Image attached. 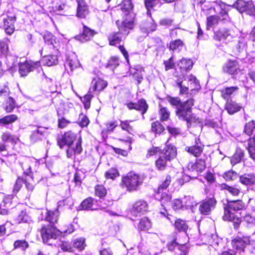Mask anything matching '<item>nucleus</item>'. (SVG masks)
<instances>
[{"label":"nucleus","instance_id":"cd10ccee","mask_svg":"<svg viewBox=\"0 0 255 255\" xmlns=\"http://www.w3.org/2000/svg\"><path fill=\"white\" fill-rule=\"evenodd\" d=\"M65 67H68L70 71L72 72L74 69L79 67L80 66V62L75 55L67 58L65 64Z\"/></svg>","mask_w":255,"mask_h":255},{"label":"nucleus","instance_id":"412c9836","mask_svg":"<svg viewBox=\"0 0 255 255\" xmlns=\"http://www.w3.org/2000/svg\"><path fill=\"white\" fill-rule=\"evenodd\" d=\"M160 155L170 161L175 158L176 155V148L171 145H166Z\"/></svg>","mask_w":255,"mask_h":255},{"label":"nucleus","instance_id":"c85d7f7f","mask_svg":"<svg viewBox=\"0 0 255 255\" xmlns=\"http://www.w3.org/2000/svg\"><path fill=\"white\" fill-rule=\"evenodd\" d=\"M160 200L161 202V206L163 207L164 211H161L160 213L166 216L167 214V208H169L168 203H170L171 199V196L167 194L166 193H162L160 196Z\"/></svg>","mask_w":255,"mask_h":255},{"label":"nucleus","instance_id":"9b49d317","mask_svg":"<svg viewBox=\"0 0 255 255\" xmlns=\"http://www.w3.org/2000/svg\"><path fill=\"white\" fill-rule=\"evenodd\" d=\"M127 106L129 110L134 109L141 112L143 119H144L143 115L146 113L148 108V105L143 99L139 100L137 103H128L127 104Z\"/></svg>","mask_w":255,"mask_h":255},{"label":"nucleus","instance_id":"6e6d98bb","mask_svg":"<svg viewBox=\"0 0 255 255\" xmlns=\"http://www.w3.org/2000/svg\"><path fill=\"white\" fill-rule=\"evenodd\" d=\"M119 65V59L115 56L111 57L108 60L107 67L114 70Z\"/></svg>","mask_w":255,"mask_h":255},{"label":"nucleus","instance_id":"423d86ee","mask_svg":"<svg viewBox=\"0 0 255 255\" xmlns=\"http://www.w3.org/2000/svg\"><path fill=\"white\" fill-rule=\"evenodd\" d=\"M236 8L240 12H245L250 15H255V7L252 1H245L238 0L232 6Z\"/></svg>","mask_w":255,"mask_h":255},{"label":"nucleus","instance_id":"39448f33","mask_svg":"<svg viewBox=\"0 0 255 255\" xmlns=\"http://www.w3.org/2000/svg\"><path fill=\"white\" fill-rule=\"evenodd\" d=\"M61 232L57 230L52 225H43L40 230V234L44 243L51 244L52 240L56 239Z\"/></svg>","mask_w":255,"mask_h":255},{"label":"nucleus","instance_id":"a19ab883","mask_svg":"<svg viewBox=\"0 0 255 255\" xmlns=\"http://www.w3.org/2000/svg\"><path fill=\"white\" fill-rule=\"evenodd\" d=\"M138 227L140 230L147 231L151 228V223L147 218L144 217L140 220Z\"/></svg>","mask_w":255,"mask_h":255},{"label":"nucleus","instance_id":"37998d69","mask_svg":"<svg viewBox=\"0 0 255 255\" xmlns=\"http://www.w3.org/2000/svg\"><path fill=\"white\" fill-rule=\"evenodd\" d=\"M222 189H224L233 196H238L240 193V190L239 188L235 186H229L227 184H224L221 186Z\"/></svg>","mask_w":255,"mask_h":255},{"label":"nucleus","instance_id":"0eeeda50","mask_svg":"<svg viewBox=\"0 0 255 255\" xmlns=\"http://www.w3.org/2000/svg\"><path fill=\"white\" fill-rule=\"evenodd\" d=\"M233 30L229 28H221L215 33L214 38L216 40L227 43L235 38Z\"/></svg>","mask_w":255,"mask_h":255},{"label":"nucleus","instance_id":"4468645a","mask_svg":"<svg viewBox=\"0 0 255 255\" xmlns=\"http://www.w3.org/2000/svg\"><path fill=\"white\" fill-rule=\"evenodd\" d=\"M96 34H97V32L95 30L84 25L82 33L76 36L75 38L82 42H85L90 40Z\"/></svg>","mask_w":255,"mask_h":255},{"label":"nucleus","instance_id":"8fccbe9b","mask_svg":"<svg viewBox=\"0 0 255 255\" xmlns=\"http://www.w3.org/2000/svg\"><path fill=\"white\" fill-rule=\"evenodd\" d=\"M159 107L160 110L159 111V115L160 116V120L162 121H166L169 118L170 112L167 108L162 107L160 105H159Z\"/></svg>","mask_w":255,"mask_h":255},{"label":"nucleus","instance_id":"f8f14e48","mask_svg":"<svg viewBox=\"0 0 255 255\" xmlns=\"http://www.w3.org/2000/svg\"><path fill=\"white\" fill-rule=\"evenodd\" d=\"M215 3L216 4L215 9H217L219 11L220 14L219 19L222 21H230V18L228 14L229 5L220 0L215 2Z\"/></svg>","mask_w":255,"mask_h":255},{"label":"nucleus","instance_id":"338daca9","mask_svg":"<svg viewBox=\"0 0 255 255\" xmlns=\"http://www.w3.org/2000/svg\"><path fill=\"white\" fill-rule=\"evenodd\" d=\"M223 177L226 180H234L237 178L238 174L234 171L230 170L225 173Z\"/></svg>","mask_w":255,"mask_h":255},{"label":"nucleus","instance_id":"2f4dec72","mask_svg":"<svg viewBox=\"0 0 255 255\" xmlns=\"http://www.w3.org/2000/svg\"><path fill=\"white\" fill-rule=\"evenodd\" d=\"M59 215V213L58 209L54 211H47L46 212L45 220L51 224H54L57 223Z\"/></svg>","mask_w":255,"mask_h":255},{"label":"nucleus","instance_id":"6e6552de","mask_svg":"<svg viewBox=\"0 0 255 255\" xmlns=\"http://www.w3.org/2000/svg\"><path fill=\"white\" fill-rule=\"evenodd\" d=\"M217 201L214 197L204 200L200 205L199 210L201 214L209 215L216 207Z\"/></svg>","mask_w":255,"mask_h":255},{"label":"nucleus","instance_id":"052dcab7","mask_svg":"<svg viewBox=\"0 0 255 255\" xmlns=\"http://www.w3.org/2000/svg\"><path fill=\"white\" fill-rule=\"evenodd\" d=\"M133 121H128L126 120L125 121H121V124L120 125V127L122 129L127 131L128 132L130 133V132L132 131V128L130 125V123L132 122Z\"/></svg>","mask_w":255,"mask_h":255},{"label":"nucleus","instance_id":"b1692460","mask_svg":"<svg viewBox=\"0 0 255 255\" xmlns=\"http://www.w3.org/2000/svg\"><path fill=\"white\" fill-rule=\"evenodd\" d=\"M98 208L94 203V200L89 197L85 199L79 207V210H97Z\"/></svg>","mask_w":255,"mask_h":255},{"label":"nucleus","instance_id":"603ef678","mask_svg":"<svg viewBox=\"0 0 255 255\" xmlns=\"http://www.w3.org/2000/svg\"><path fill=\"white\" fill-rule=\"evenodd\" d=\"M119 176V173L116 168H111L105 173V176L106 179H114Z\"/></svg>","mask_w":255,"mask_h":255},{"label":"nucleus","instance_id":"5701e85b","mask_svg":"<svg viewBox=\"0 0 255 255\" xmlns=\"http://www.w3.org/2000/svg\"><path fill=\"white\" fill-rule=\"evenodd\" d=\"M174 76L176 78L175 81L177 86L180 88V95H184L188 93V87L182 85L184 80H186L185 76L183 74H179L177 73Z\"/></svg>","mask_w":255,"mask_h":255},{"label":"nucleus","instance_id":"e433bc0d","mask_svg":"<svg viewBox=\"0 0 255 255\" xmlns=\"http://www.w3.org/2000/svg\"><path fill=\"white\" fill-rule=\"evenodd\" d=\"M238 89V87H231L225 88L221 91L222 97L224 99L226 100L227 101L230 100L229 99L232 94Z\"/></svg>","mask_w":255,"mask_h":255},{"label":"nucleus","instance_id":"7ed1b4c3","mask_svg":"<svg viewBox=\"0 0 255 255\" xmlns=\"http://www.w3.org/2000/svg\"><path fill=\"white\" fill-rule=\"evenodd\" d=\"M143 182V178L139 174L130 172L123 177L121 186L126 188L128 192H131L137 191Z\"/></svg>","mask_w":255,"mask_h":255},{"label":"nucleus","instance_id":"c9c22d12","mask_svg":"<svg viewBox=\"0 0 255 255\" xmlns=\"http://www.w3.org/2000/svg\"><path fill=\"white\" fill-rule=\"evenodd\" d=\"M15 223H30L32 221L31 218L24 211H21L15 219Z\"/></svg>","mask_w":255,"mask_h":255},{"label":"nucleus","instance_id":"ea45409f","mask_svg":"<svg viewBox=\"0 0 255 255\" xmlns=\"http://www.w3.org/2000/svg\"><path fill=\"white\" fill-rule=\"evenodd\" d=\"M162 4L161 0H145V5L147 9V14H150L149 12L150 8L159 7Z\"/></svg>","mask_w":255,"mask_h":255},{"label":"nucleus","instance_id":"c03bdc74","mask_svg":"<svg viewBox=\"0 0 255 255\" xmlns=\"http://www.w3.org/2000/svg\"><path fill=\"white\" fill-rule=\"evenodd\" d=\"M25 187L29 195L32 193L34 189V182L33 181V176L26 177L24 181Z\"/></svg>","mask_w":255,"mask_h":255},{"label":"nucleus","instance_id":"a878e982","mask_svg":"<svg viewBox=\"0 0 255 255\" xmlns=\"http://www.w3.org/2000/svg\"><path fill=\"white\" fill-rule=\"evenodd\" d=\"M242 108V107L236 102L232 100L227 101L225 105V109L230 115H233L239 112Z\"/></svg>","mask_w":255,"mask_h":255},{"label":"nucleus","instance_id":"e2e57ef3","mask_svg":"<svg viewBox=\"0 0 255 255\" xmlns=\"http://www.w3.org/2000/svg\"><path fill=\"white\" fill-rule=\"evenodd\" d=\"M255 128V123L252 121L246 124L245 126L244 131L247 134L250 135L252 133Z\"/></svg>","mask_w":255,"mask_h":255},{"label":"nucleus","instance_id":"79ce46f5","mask_svg":"<svg viewBox=\"0 0 255 255\" xmlns=\"http://www.w3.org/2000/svg\"><path fill=\"white\" fill-rule=\"evenodd\" d=\"M168 161H169L168 160H166V159L163 157V156L160 155L159 158L155 162L156 168L159 170H164L166 167Z\"/></svg>","mask_w":255,"mask_h":255},{"label":"nucleus","instance_id":"bb28decb","mask_svg":"<svg viewBox=\"0 0 255 255\" xmlns=\"http://www.w3.org/2000/svg\"><path fill=\"white\" fill-rule=\"evenodd\" d=\"M188 168L192 170L202 172L206 168L205 160L204 159H198L195 163H190L188 165Z\"/></svg>","mask_w":255,"mask_h":255},{"label":"nucleus","instance_id":"9d476101","mask_svg":"<svg viewBox=\"0 0 255 255\" xmlns=\"http://www.w3.org/2000/svg\"><path fill=\"white\" fill-rule=\"evenodd\" d=\"M245 207V204L240 200L228 201L227 205H224V214L226 210L228 211L230 214H234L232 211H238L242 210Z\"/></svg>","mask_w":255,"mask_h":255},{"label":"nucleus","instance_id":"6ab92c4d","mask_svg":"<svg viewBox=\"0 0 255 255\" xmlns=\"http://www.w3.org/2000/svg\"><path fill=\"white\" fill-rule=\"evenodd\" d=\"M75 137L76 136L73 133L70 131L67 132L63 135L61 139L58 140V144L61 148H63L65 145L70 146L75 139Z\"/></svg>","mask_w":255,"mask_h":255},{"label":"nucleus","instance_id":"f03ea898","mask_svg":"<svg viewBox=\"0 0 255 255\" xmlns=\"http://www.w3.org/2000/svg\"><path fill=\"white\" fill-rule=\"evenodd\" d=\"M194 103V100L190 98L184 102L180 106L176 108L175 114L179 120L186 121L188 123L196 121L197 119L192 112V107Z\"/></svg>","mask_w":255,"mask_h":255},{"label":"nucleus","instance_id":"20e7f679","mask_svg":"<svg viewBox=\"0 0 255 255\" xmlns=\"http://www.w3.org/2000/svg\"><path fill=\"white\" fill-rule=\"evenodd\" d=\"M232 245L240 254L243 253L255 254V249L253 247L250 238L248 236H241L239 232L237 237L232 240Z\"/></svg>","mask_w":255,"mask_h":255},{"label":"nucleus","instance_id":"4c0bfd02","mask_svg":"<svg viewBox=\"0 0 255 255\" xmlns=\"http://www.w3.org/2000/svg\"><path fill=\"white\" fill-rule=\"evenodd\" d=\"M45 42L48 45H51L54 48L57 47L56 37L50 32H46L43 36Z\"/></svg>","mask_w":255,"mask_h":255},{"label":"nucleus","instance_id":"864d4df0","mask_svg":"<svg viewBox=\"0 0 255 255\" xmlns=\"http://www.w3.org/2000/svg\"><path fill=\"white\" fill-rule=\"evenodd\" d=\"M86 246L85 240L83 238H79L75 240L73 243V247L79 250L84 249Z\"/></svg>","mask_w":255,"mask_h":255},{"label":"nucleus","instance_id":"2eb2a0df","mask_svg":"<svg viewBox=\"0 0 255 255\" xmlns=\"http://www.w3.org/2000/svg\"><path fill=\"white\" fill-rule=\"evenodd\" d=\"M224 72L234 75L240 72V67L237 60H229L223 66Z\"/></svg>","mask_w":255,"mask_h":255},{"label":"nucleus","instance_id":"58836bf2","mask_svg":"<svg viewBox=\"0 0 255 255\" xmlns=\"http://www.w3.org/2000/svg\"><path fill=\"white\" fill-rule=\"evenodd\" d=\"M171 182V177L170 176H167L164 182L159 186L158 188L157 192L156 194V198H157L158 196H161L162 193H165L163 192V190L166 189L169 186Z\"/></svg>","mask_w":255,"mask_h":255},{"label":"nucleus","instance_id":"ddd939ff","mask_svg":"<svg viewBox=\"0 0 255 255\" xmlns=\"http://www.w3.org/2000/svg\"><path fill=\"white\" fill-rule=\"evenodd\" d=\"M204 145L201 143L200 138H197L195 140V144L191 146H187L185 150L190 154L195 157L201 155L204 149Z\"/></svg>","mask_w":255,"mask_h":255},{"label":"nucleus","instance_id":"3c124183","mask_svg":"<svg viewBox=\"0 0 255 255\" xmlns=\"http://www.w3.org/2000/svg\"><path fill=\"white\" fill-rule=\"evenodd\" d=\"M151 130L155 133L160 134L164 130V128L158 121H156L152 123Z\"/></svg>","mask_w":255,"mask_h":255},{"label":"nucleus","instance_id":"bf43d9fd","mask_svg":"<svg viewBox=\"0 0 255 255\" xmlns=\"http://www.w3.org/2000/svg\"><path fill=\"white\" fill-rule=\"evenodd\" d=\"M185 206L187 208H191L197 205V203L194 200L193 197L191 196H185L183 202Z\"/></svg>","mask_w":255,"mask_h":255},{"label":"nucleus","instance_id":"dca6fc26","mask_svg":"<svg viewBox=\"0 0 255 255\" xmlns=\"http://www.w3.org/2000/svg\"><path fill=\"white\" fill-rule=\"evenodd\" d=\"M147 210V204L144 200L137 201L133 205L131 213L135 217L140 216Z\"/></svg>","mask_w":255,"mask_h":255},{"label":"nucleus","instance_id":"c756f323","mask_svg":"<svg viewBox=\"0 0 255 255\" xmlns=\"http://www.w3.org/2000/svg\"><path fill=\"white\" fill-rule=\"evenodd\" d=\"M88 13L87 5L84 1H78V7L77 10V15L80 18H84Z\"/></svg>","mask_w":255,"mask_h":255},{"label":"nucleus","instance_id":"de8ad7c7","mask_svg":"<svg viewBox=\"0 0 255 255\" xmlns=\"http://www.w3.org/2000/svg\"><path fill=\"white\" fill-rule=\"evenodd\" d=\"M17 119V117L15 115H10L4 117L0 119V125H8L15 122Z\"/></svg>","mask_w":255,"mask_h":255},{"label":"nucleus","instance_id":"4d7b16f0","mask_svg":"<svg viewBox=\"0 0 255 255\" xmlns=\"http://www.w3.org/2000/svg\"><path fill=\"white\" fill-rule=\"evenodd\" d=\"M95 195L100 198L104 197L107 194V191L103 185H97L95 188Z\"/></svg>","mask_w":255,"mask_h":255},{"label":"nucleus","instance_id":"13d9d810","mask_svg":"<svg viewBox=\"0 0 255 255\" xmlns=\"http://www.w3.org/2000/svg\"><path fill=\"white\" fill-rule=\"evenodd\" d=\"M219 17L217 15H211L207 18V26L213 27L217 25L219 22Z\"/></svg>","mask_w":255,"mask_h":255},{"label":"nucleus","instance_id":"aec40b11","mask_svg":"<svg viewBox=\"0 0 255 255\" xmlns=\"http://www.w3.org/2000/svg\"><path fill=\"white\" fill-rule=\"evenodd\" d=\"M177 66L179 67L180 71L179 72L177 71L174 74L178 73L179 74H183L185 76V72L192 68L193 62L190 59L183 58L179 61Z\"/></svg>","mask_w":255,"mask_h":255},{"label":"nucleus","instance_id":"774afa93","mask_svg":"<svg viewBox=\"0 0 255 255\" xmlns=\"http://www.w3.org/2000/svg\"><path fill=\"white\" fill-rule=\"evenodd\" d=\"M7 104L8 105H7L5 107V111L7 113H10L13 109L15 108V101L14 100L11 98V97H8L7 99Z\"/></svg>","mask_w":255,"mask_h":255},{"label":"nucleus","instance_id":"7c9ffc66","mask_svg":"<svg viewBox=\"0 0 255 255\" xmlns=\"http://www.w3.org/2000/svg\"><path fill=\"white\" fill-rule=\"evenodd\" d=\"M91 85L93 91H101L107 86V83L105 81L97 78L92 81Z\"/></svg>","mask_w":255,"mask_h":255},{"label":"nucleus","instance_id":"0e129e2a","mask_svg":"<svg viewBox=\"0 0 255 255\" xmlns=\"http://www.w3.org/2000/svg\"><path fill=\"white\" fill-rule=\"evenodd\" d=\"M183 44V42L180 39L172 41L170 43L169 49L170 50L174 51L182 47Z\"/></svg>","mask_w":255,"mask_h":255},{"label":"nucleus","instance_id":"5fc2aeb1","mask_svg":"<svg viewBox=\"0 0 255 255\" xmlns=\"http://www.w3.org/2000/svg\"><path fill=\"white\" fill-rule=\"evenodd\" d=\"M168 206L169 207L171 206L174 210L181 209L184 207L183 201L178 199H174L172 202H171L170 200V203H168Z\"/></svg>","mask_w":255,"mask_h":255},{"label":"nucleus","instance_id":"473e14b6","mask_svg":"<svg viewBox=\"0 0 255 255\" xmlns=\"http://www.w3.org/2000/svg\"><path fill=\"white\" fill-rule=\"evenodd\" d=\"M119 30L120 29H119ZM121 34L124 35H127L128 33L127 34H125L120 30H119V32L112 33L109 36L110 44L112 45H115L116 44L119 43L122 40Z\"/></svg>","mask_w":255,"mask_h":255},{"label":"nucleus","instance_id":"4be33fe9","mask_svg":"<svg viewBox=\"0 0 255 255\" xmlns=\"http://www.w3.org/2000/svg\"><path fill=\"white\" fill-rule=\"evenodd\" d=\"M13 198L12 195H7L3 198L2 202L0 204V214H7L8 209L12 208L11 204Z\"/></svg>","mask_w":255,"mask_h":255},{"label":"nucleus","instance_id":"49530a36","mask_svg":"<svg viewBox=\"0 0 255 255\" xmlns=\"http://www.w3.org/2000/svg\"><path fill=\"white\" fill-rule=\"evenodd\" d=\"M174 226L178 231L183 232H186L188 228L186 222L180 219L176 220L174 224Z\"/></svg>","mask_w":255,"mask_h":255},{"label":"nucleus","instance_id":"72a5a7b5","mask_svg":"<svg viewBox=\"0 0 255 255\" xmlns=\"http://www.w3.org/2000/svg\"><path fill=\"white\" fill-rule=\"evenodd\" d=\"M240 182L246 185L255 184V176L253 174H244L240 177Z\"/></svg>","mask_w":255,"mask_h":255},{"label":"nucleus","instance_id":"69168bd1","mask_svg":"<svg viewBox=\"0 0 255 255\" xmlns=\"http://www.w3.org/2000/svg\"><path fill=\"white\" fill-rule=\"evenodd\" d=\"M89 120L86 116L83 114H81L79 115L78 118V123L81 127H87L89 125Z\"/></svg>","mask_w":255,"mask_h":255},{"label":"nucleus","instance_id":"680f3d73","mask_svg":"<svg viewBox=\"0 0 255 255\" xmlns=\"http://www.w3.org/2000/svg\"><path fill=\"white\" fill-rule=\"evenodd\" d=\"M167 100L171 105L175 106L176 108L180 106L183 103L181 101L180 99L178 97H168L167 98Z\"/></svg>","mask_w":255,"mask_h":255},{"label":"nucleus","instance_id":"09e8293b","mask_svg":"<svg viewBox=\"0 0 255 255\" xmlns=\"http://www.w3.org/2000/svg\"><path fill=\"white\" fill-rule=\"evenodd\" d=\"M28 243L24 240H17L13 244L14 249H19L23 251L28 248Z\"/></svg>","mask_w":255,"mask_h":255},{"label":"nucleus","instance_id":"a211bd4d","mask_svg":"<svg viewBox=\"0 0 255 255\" xmlns=\"http://www.w3.org/2000/svg\"><path fill=\"white\" fill-rule=\"evenodd\" d=\"M47 128L36 127V129H34L30 136V140L32 143H34L38 141L42 140L44 136L45 129Z\"/></svg>","mask_w":255,"mask_h":255},{"label":"nucleus","instance_id":"1a4fd4ad","mask_svg":"<svg viewBox=\"0 0 255 255\" xmlns=\"http://www.w3.org/2000/svg\"><path fill=\"white\" fill-rule=\"evenodd\" d=\"M40 66L39 61L32 62L26 61L21 63L19 66V72L21 76H26L30 72L37 69Z\"/></svg>","mask_w":255,"mask_h":255},{"label":"nucleus","instance_id":"393cba45","mask_svg":"<svg viewBox=\"0 0 255 255\" xmlns=\"http://www.w3.org/2000/svg\"><path fill=\"white\" fill-rule=\"evenodd\" d=\"M223 219L224 221H232L233 223L234 228L237 230L241 223V219L235 216V214H230L228 211L226 210V214H224Z\"/></svg>","mask_w":255,"mask_h":255},{"label":"nucleus","instance_id":"f3484780","mask_svg":"<svg viewBox=\"0 0 255 255\" xmlns=\"http://www.w3.org/2000/svg\"><path fill=\"white\" fill-rule=\"evenodd\" d=\"M150 19L142 23L140 25V30L142 32L148 34L151 32L154 31L156 29L157 24L155 21L152 18L151 14Z\"/></svg>","mask_w":255,"mask_h":255},{"label":"nucleus","instance_id":"a18cd8bd","mask_svg":"<svg viewBox=\"0 0 255 255\" xmlns=\"http://www.w3.org/2000/svg\"><path fill=\"white\" fill-rule=\"evenodd\" d=\"M244 156V152L241 149L237 150L236 153L234 154L231 159V163L233 165H235L239 163Z\"/></svg>","mask_w":255,"mask_h":255},{"label":"nucleus","instance_id":"f704fd0d","mask_svg":"<svg viewBox=\"0 0 255 255\" xmlns=\"http://www.w3.org/2000/svg\"><path fill=\"white\" fill-rule=\"evenodd\" d=\"M58 59L56 55H49L44 56L41 60L43 65L51 66L57 63Z\"/></svg>","mask_w":255,"mask_h":255},{"label":"nucleus","instance_id":"f257e3e1","mask_svg":"<svg viewBox=\"0 0 255 255\" xmlns=\"http://www.w3.org/2000/svg\"><path fill=\"white\" fill-rule=\"evenodd\" d=\"M133 4L130 0H124L119 5L123 14L124 20L119 25V28L125 34L129 33V30L134 27V13L132 12Z\"/></svg>","mask_w":255,"mask_h":255}]
</instances>
